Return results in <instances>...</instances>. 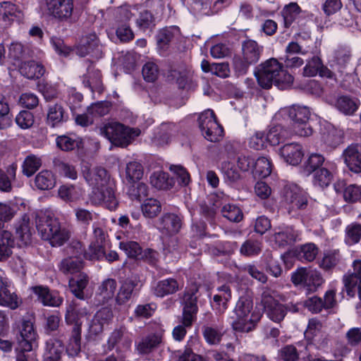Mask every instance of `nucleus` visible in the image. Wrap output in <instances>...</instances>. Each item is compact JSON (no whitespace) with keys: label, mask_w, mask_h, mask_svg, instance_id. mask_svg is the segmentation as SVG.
Listing matches in <instances>:
<instances>
[{"label":"nucleus","mask_w":361,"mask_h":361,"mask_svg":"<svg viewBox=\"0 0 361 361\" xmlns=\"http://www.w3.org/2000/svg\"><path fill=\"white\" fill-rule=\"evenodd\" d=\"M83 176L92 188L90 194V201L94 205H104L108 209L115 210L118 204L114 191L110 187H107L110 176L108 171L103 167L97 166L87 171H83Z\"/></svg>","instance_id":"obj_1"},{"label":"nucleus","mask_w":361,"mask_h":361,"mask_svg":"<svg viewBox=\"0 0 361 361\" xmlns=\"http://www.w3.org/2000/svg\"><path fill=\"white\" fill-rule=\"evenodd\" d=\"M255 75L263 89H269L272 85L281 90L290 89L293 82L291 74L274 58L260 63L255 71Z\"/></svg>","instance_id":"obj_2"},{"label":"nucleus","mask_w":361,"mask_h":361,"mask_svg":"<svg viewBox=\"0 0 361 361\" xmlns=\"http://www.w3.org/2000/svg\"><path fill=\"white\" fill-rule=\"evenodd\" d=\"M35 224L42 238L48 240L53 247L63 245L71 237L70 231L61 226L59 220L49 212H37Z\"/></svg>","instance_id":"obj_3"},{"label":"nucleus","mask_w":361,"mask_h":361,"mask_svg":"<svg viewBox=\"0 0 361 361\" xmlns=\"http://www.w3.org/2000/svg\"><path fill=\"white\" fill-rule=\"evenodd\" d=\"M16 235L18 242L13 237L11 232L3 231L0 235V261H6L12 254V249L16 245L19 247L27 245L31 241L32 233L30 231V220L27 215H24L22 220L16 225Z\"/></svg>","instance_id":"obj_4"},{"label":"nucleus","mask_w":361,"mask_h":361,"mask_svg":"<svg viewBox=\"0 0 361 361\" xmlns=\"http://www.w3.org/2000/svg\"><path fill=\"white\" fill-rule=\"evenodd\" d=\"M99 131L113 145L122 147H127L140 133L139 129L131 128L120 123H109L100 128Z\"/></svg>","instance_id":"obj_5"},{"label":"nucleus","mask_w":361,"mask_h":361,"mask_svg":"<svg viewBox=\"0 0 361 361\" xmlns=\"http://www.w3.org/2000/svg\"><path fill=\"white\" fill-rule=\"evenodd\" d=\"M252 305V301L250 298L247 297L239 298L234 310L236 317L232 322L233 330L240 332H249L254 329L255 323L259 319V317L252 314L250 318H248Z\"/></svg>","instance_id":"obj_6"},{"label":"nucleus","mask_w":361,"mask_h":361,"mask_svg":"<svg viewBox=\"0 0 361 361\" xmlns=\"http://www.w3.org/2000/svg\"><path fill=\"white\" fill-rule=\"evenodd\" d=\"M295 22L298 26L302 28V32L297 33L296 41L295 42V54L305 55L310 51V47L307 45L310 41V33L308 24L311 23L312 16L307 11H302L298 4L295 3Z\"/></svg>","instance_id":"obj_7"},{"label":"nucleus","mask_w":361,"mask_h":361,"mask_svg":"<svg viewBox=\"0 0 361 361\" xmlns=\"http://www.w3.org/2000/svg\"><path fill=\"white\" fill-rule=\"evenodd\" d=\"M198 288L196 286L186 288L180 295V305L183 307L182 322L186 326H191L196 319L198 312L197 300L199 298Z\"/></svg>","instance_id":"obj_8"},{"label":"nucleus","mask_w":361,"mask_h":361,"mask_svg":"<svg viewBox=\"0 0 361 361\" xmlns=\"http://www.w3.org/2000/svg\"><path fill=\"white\" fill-rule=\"evenodd\" d=\"M199 127L204 137L210 142H216L223 135V128L218 123L211 109L202 112L198 118Z\"/></svg>","instance_id":"obj_9"},{"label":"nucleus","mask_w":361,"mask_h":361,"mask_svg":"<svg viewBox=\"0 0 361 361\" xmlns=\"http://www.w3.org/2000/svg\"><path fill=\"white\" fill-rule=\"evenodd\" d=\"M75 51L81 57L90 55L92 57L98 59L103 56L102 44L95 32L83 36L80 44L76 47Z\"/></svg>","instance_id":"obj_10"},{"label":"nucleus","mask_w":361,"mask_h":361,"mask_svg":"<svg viewBox=\"0 0 361 361\" xmlns=\"http://www.w3.org/2000/svg\"><path fill=\"white\" fill-rule=\"evenodd\" d=\"M17 343L16 350L20 351H31L37 346V334L31 319H23Z\"/></svg>","instance_id":"obj_11"},{"label":"nucleus","mask_w":361,"mask_h":361,"mask_svg":"<svg viewBox=\"0 0 361 361\" xmlns=\"http://www.w3.org/2000/svg\"><path fill=\"white\" fill-rule=\"evenodd\" d=\"M48 13L60 21L68 20L72 16V0H45Z\"/></svg>","instance_id":"obj_12"},{"label":"nucleus","mask_w":361,"mask_h":361,"mask_svg":"<svg viewBox=\"0 0 361 361\" xmlns=\"http://www.w3.org/2000/svg\"><path fill=\"white\" fill-rule=\"evenodd\" d=\"M140 282L137 276H132L123 280L115 298L116 304L121 306L130 302L137 295V287Z\"/></svg>","instance_id":"obj_13"},{"label":"nucleus","mask_w":361,"mask_h":361,"mask_svg":"<svg viewBox=\"0 0 361 361\" xmlns=\"http://www.w3.org/2000/svg\"><path fill=\"white\" fill-rule=\"evenodd\" d=\"M305 283L303 287L306 294L315 292L318 287H319L324 282L321 274L316 271H307L305 269H298L295 272V285L302 283Z\"/></svg>","instance_id":"obj_14"},{"label":"nucleus","mask_w":361,"mask_h":361,"mask_svg":"<svg viewBox=\"0 0 361 361\" xmlns=\"http://www.w3.org/2000/svg\"><path fill=\"white\" fill-rule=\"evenodd\" d=\"M353 271L343 276V283L348 295H354L356 289L361 299V260L357 259L353 264Z\"/></svg>","instance_id":"obj_15"},{"label":"nucleus","mask_w":361,"mask_h":361,"mask_svg":"<svg viewBox=\"0 0 361 361\" xmlns=\"http://www.w3.org/2000/svg\"><path fill=\"white\" fill-rule=\"evenodd\" d=\"M310 111L307 107L295 108V135L300 137L310 136L312 129L308 123Z\"/></svg>","instance_id":"obj_16"},{"label":"nucleus","mask_w":361,"mask_h":361,"mask_svg":"<svg viewBox=\"0 0 361 361\" xmlns=\"http://www.w3.org/2000/svg\"><path fill=\"white\" fill-rule=\"evenodd\" d=\"M90 314L88 305H82L80 302L72 301L66 307L65 319L68 324L73 326L78 325L81 328L80 319Z\"/></svg>","instance_id":"obj_17"},{"label":"nucleus","mask_w":361,"mask_h":361,"mask_svg":"<svg viewBox=\"0 0 361 361\" xmlns=\"http://www.w3.org/2000/svg\"><path fill=\"white\" fill-rule=\"evenodd\" d=\"M182 226V220L179 216L173 213L166 214L159 220L158 228L169 235L177 233Z\"/></svg>","instance_id":"obj_18"},{"label":"nucleus","mask_w":361,"mask_h":361,"mask_svg":"<svg viewBox=\"0 0 361 361\" xmlns=\"http://www.w3.org/2000/svg\"><path fill=\"white\" fill-rule=\"evenodd\" d=\"M21 302L18 295L8 289L6 279L0 276V305L9 307L11 310H16Z\"/></svg>","instance_id":"obj_19"},{"label":"nucleus","mask_w":361,"mask_h":361,"mask_svg":"<svg viewBox=\"0 0 361 361\" xmlns=\"http://www.w3.org/2000/svg\"><path fill=\"white\" fill-rule=\"evenodd\" d=\"M63 352V341L57 338H51L45 343L44 361H60Z\"/></svg>","instance_id":"obj_20"},{"label":"nucleus","mask_w":361,"mask_h":361,"mask_svg":"<svg viewBox=\"0 0 361 361\" xmlns=\"http://www.w3.org/2000/svg\"><path fill=\"white\" fill-rule=\"evenodd\" d=\"M350 60V50L347 47H338L329 61L331 68L343 73Z\"/></svg>","instance_id":"obj_21"},{"label":"nucleus","mask_w":361,"mask_h":361,"mask_svg":"<svg viewBox=\"0 0 361 361\" xmlns=\"http://www.w3.org/2000/svg\"><path fill=\"white\" fill-rule=\"evenodd\" d=\"M82 82L92 92L101 93L103 90L101 72L92 63L87 67V73L83 75Z\"/></svg>","instance_id":"obj_22"},{"label":"nucleus","mask_w":361,"mask_h":361,"mask_svg":"<svg viewBox=\"0 0 361 361\" xmlns=\"http://www.w3.org/2000/svg\"><path fill=\"white\" fill-rule=\"evenodd\" d=\"M344 161L354 173H361V152L357 145H350L343 152Z\"/></svg>","instance_id":"obj_23"},{"label":"nucleus","mask_w":361,"mask_h":361,"mask_svg":"<svg viewBox=\"0 0 361 361\" xmlns=\"http://www.w3.org/2000/svg\"><path fill=\"white\" fill-rule=\"evenodd\" d=\"M21 17L22 13L15 4L8 1L0 4V20L5 26L10 25L16 20H19Z\"/></svg>","instance_id":"obj_24"},{"label":"nucleus","mask_w":361,"mask_h":361,"mask_svg":"<svg viewBox=\"0 0 361 361\" xmlns=\"http://www.w3.org/2000/svg\"><path fill=\"white\" fill-rule=\"evenodd\" d=\"M19 71L27 79H38L45 73L44 67L39 63L33 61H23L19 66Z\"/></svg>","instance_id":"obj_25"},{"label":"nucleus","mask_w":361,"mask_h":361,"mask_svg":"<svg viewBox=\"0 0 361 361\" xmlns=\"http://www.w3.org/2000/svg\"><path fill=\"white\" fill-rule=\"evenodd\" d=\"M89 283V277L84 272H80L78 275L69 280L71 292L80 300H85L86 296L84 290Z\"/></svg>","instance_id":"obj_26"},{"label":"nucleus","mask_w":361,"mask_h":361,"mask_svg":"<svg viewBox=\"0 0 361 361\" xmlns=\"http://www.w3.org/2000/svg\"><path fill=\"white\" fill-rule=\"evenodd\" d=\"M263 47L252 39H247L242 44L243 57L252 64L256 63L261 56Z\"/></svg>","instance_id":"obj_27"},{"label":"nucleus","mask_w":361,"mask_h":361,"mask_svg":"<svg viewBox=\"0 0 361 361\" xmlns=\"http://www.w3.org/2000/svg\"><path fill=\"white\" fill-rule=\"evenodd\" d=\"M324 157L320 154L314 153L310 154L300 166L299 173L305 177L309 176L313 172L314 173L321 169L320 167L324 163Z\"/></svg>","instance_id":"obj_28"},{"label":"nucleus","mask_w":361,"mask_h":361,"mask_svg":"<svg viewBox=\"0 0 361 361\" xmlns=\"http://www.w3.org/2000/svg\"><path fill=\"white\" fill-rule=\"evenodd\" d=\"M111 308L105 307L99 310L94 314L91 324V329L94 334L102 332L103 326L108 324L113 319Z\"/></svg>","instance_id":"obj_29"},{"label":"nucleus","mask_w":361,"mask_h":361,"mask_svg":"<svg viewBox=\"0 0 361 361\" xmlns=\"http://www.w3.org/2000/svg\"><path fill=\"white\" fill-rule=\"evenodd\" d=\"M180 288L179 283L173 278L159 281L154 288L156 296L163 298L176 293Z\"/></svg>","instance_id":"obj_30"},{"label":"nucleus","mask_w":361,"mask_h":361,"mask_svg":"<svg viewBox=\"0 0 361 361\" xmlns=\"http://www.w3.org/2000/svg\"><path fill=\"white\" fill-rule=\"evenodd\" d=\"M32 290L37 300L44 305L58 307L62 303V299L51 293L47 287L35 286Z\"/></svg>","instance_id":"obj_31"},{"label":"nucleus","mask_w":361,"mask_h":361,"mask_svg":"<svg viewBox=\"0 0 361 361\" xmlns=\"http://www.w3.org/2000/svg\"><path fill=\"white\" fill-rule=\"evenodd\" d=\"M68 118V114H66L61 105L56 104L49 107L47 123L51 128H54L66 122Z\"/></svg>","instance_id":"obj_32"},{"label":"nucleus","mask_w":361,"mask_h":361,"mask_svg":"<svg viewBox=\"0 0 361 361\" xmlns=\"http://www.w3.org/2000/svg\"><path fill=\"white\" fill-rule=\"evenodd\" d=\"M161 343V337L155 334H149L137 343L136 348L140 354H149L157 348Z\"/></svg>","instance_id":"obj_33"},{"label":"nucleus","mask_w":361,"mask_h":361,"mask_svg":"<svg viewBox=\"0 0 361 361\" xmlns=\"http://www.w3.org/2000/svg\"><path fill=\"white\" fill-rule=\"evenodd\" d=\"M318 252L319 249L315 244L306 243L295 248V257L302 262H312Z\"/></svg>","instance_id":"obj_34"},{"label":"nucleus","mask_w":361,"mask_h":361,"mask_svg":"<svg viewBox=\"0 0 361 361\" xmlns=\"http://www.w3.org/2000/svg\"><path fill=\"white\" fill-rule=\"evenodd\" d=\"M83 261L80 257L73 256L63 259L59 265V269L65 274H73L81 272Z\"/></svg>","instance_id":"obj_35"},{"label":"nucleus","mask_w":361,"mask_h":361,"mask_svg":"<svg viewBox=\"0 0 361 361\" xmlns=\"http://www.w3.org/2000/svg\"><path fill=\"white\" fill-rule=\"evenodd\" d=\"M34 182L39 190H51L56 185V178L51 171L43 170L35 176Z\"/></svg>","instance_id":"obj_36"},{"label":"nucleus","mask_w":361,"mask_h":361,"mask_svg":"<svg viewBox=\"0 0 361 361\" xmlns=\"http://www.w3.org/2000/svg\"><path fill=\"white\" fill-rule=\"evenodd\" d=\"M262 251V242L261 240L249 238L240 246V254L245 257H252L259 255Z\"/></svg>","instance_id":"obj_37"},{"label":"nucleus","mask_w":361,"mask_h":361,"mask_svg":"<svg viewBox=\"0 0 361 361\" xmlns=\"http://www.w3.org/2000/svg\"><path fill=\"white\" fill-rule=\"evenodd\" d=\"M81 348V328L76 325L73 326L69 338L66 353L69 356L75 357L79 354Z\"/></svg>","instance_id":"obj_38"},{"label":"nucleus","mask_w":361,"mask_h":361,"mask_svg":"<svg viewBox=\"0 0 361 361\" xmlns=\"http://www.w3.org/2000/svg\"><path fill=\"white\" fill-rule=\"evenodd\" d=\"M126 329L121 326L119 329H115L110 335L107 341L108 350H112L114 347L121 341L126 348H129L131 344V340L126 336Z\"/></svg>","instance_id":"obj_39"},{"label":"nucleus","mask_w":361,"mask_h":361,"mask_svg":"<svg viewBox=\"0 0 361 361\" xmlns=\"http://www.w3.org/2000/svg\"><path fill=\"white\" fill-rule=\"evenodd\" d=\"M117 283L114 279H106L102 281L98 288V296L102 298V303H106L114 298Z\"/></svg>","instance_id":"obj_40"},{"label":"nucleus","mask_w":361,"mask_h":361,"mask_svg":"<svg viewBox=\"0 0 361 361\" xmlns=\"http://www.w3.org/2000/svg\"><path fill=\"white\" fill-rule=\"evenodd\" d=\"M150 183L159 190H169L173 187L174 182L173 178H169L167 173L157 171L151 175Z\"/></svg>","instance_id":"obj_41"},{"label":"nucleus","mask_w":361,"mask_h":361,"mask_svg":"<svg viewBox=\"0 0 361 361\" xmlns=\"http://www.w3.org/2000/svg\"><path fill=\"white\" fill-rule=\"evenodd\" d=\"M179 32L177 27H169L161 30L157 36L158 47L160 49L166 51L168 45Z\"/></svg>","instance_id":"obj_42"},{"label":"nucleus","mask_w":361,"mask_h":361,"mask_svg":"<svg viewBox=\"0 0 361 361\" xmlns=\"http://www.w3.org/2000/svg\"><path fill=\"white\" fill-rule=\"evenodd\" d=\"M358 106V100L348 96L339 97L336 103V108L347 115L353 114L357 109Z\"/></svg>","instance_id":"obj_43"},{"label":"nucleus","mask_w":361,"mask_h":361,"mask_svg":"<svg viewBox=\"0 0 361 361\" xmlns=\"http://www.w3.org/2000/svg\"><path fill=\"white\" fill-rule=\"evenodd\" d=\"M252 173L258 178H267L271 173V163L270 160L265 157H259L255 161Z\"/></svg>","instance_id":"obj_44"},{"label":"nucleus","mask_w":361,"mask_h":361,"mask_svg":"<svg viewBox=\"0 0 361 361\" xmlns=\"http://www.w3.org/2000/svg\"><path fill=\"white\" fill-rule=\"evenodd\" d=\"M333 178V168L328 169L326 167H322L314 172L313 183L316 185L324 188L329 185Z\"/></svg>","instance_id":"obj_45"},{"label":"nucleus","mask_w":361,"mask_h":361,"mask_svg":"<svg viewBox=\"0 0 361 361\" xmlns=\"http://www.w3.org/2000/svg\"><path fill=\"white\" fill-rule=\"evenodd\" d=\"M41 159L35 155L27 156L23 163V173L27 177L32 176L41 167Z\"/></svg>","instance_id":"obj_46"},{"label":"nucleus","mask_w":361,"mask_h":361,"mask_svg":"<svg viewBox=\"0 0 361 361\" xmlns=\"http://www.w3.org/2000/svg\"><path fill=\"white\" fill-rule=\"evenodd\" d=\"M218 293L214 295V302L216 304V309L219 311H224L226 309V302L231 298V291L228 286L224 285L218 289Z\"/></svg>","instance_id":"obj_47"},{"label":"nucleus","mask_w":361,"mask_h":361,"mask_svg":"<svg viewBox=\"0 0 361 361\" xmlns=\"http://www.w3.org/2000/svg\"><path fill=\"white\" fill-rule=\"evenodd\" d=\"M161 211L160 202L154 198L147 199L142 205V212L145 217L152 219L157 216Z\"/></svg>","instance_id":"obj_48"},{"label":"nucleus","mask_w":361,"mask_h":361,"mask_svg":"<svg viewBox=\"0 0 361 361\" xmlns=\"http://www.w3.org/2000/svg\"><path fill=\"white\" fill-rule=\"evenodd\" d=\"M156 18L154 14L148 10L140 12L139 17L136 20L137 27L142 30H152L156 25Z\"/></svg>","instance_id":"obj_49"},{"label":"nucleus","mask_w":361,"mask_h":361,"mask_svg":"<svg viewBox=\"0 0 361 361\" xmlns=\"http://www.w3.org/2000/svg\"><path fill=\"white\" fill-rule=\"evenodd\" d=\"M54 169L61 175L75 180L77 178V171L73 166L63 162L60 159H54L53 161Z\"/></svg>","instance_id":"obj_50"},{"label":"nucleus","mask_w":361,"mask_h":361,"mask_svg":"<svg viewBox=\"0 0 361 361\" xmlns=\"http://www.w3.org/2000/svg\"><path fill=\"white\" fill-rule=\"evenodd\" d=\"M12 124L11 115L9 114V106L5 97L0 94V130L6 129Z\"/></svg>","instance_id":"obj_51"},{"label":"nucleus","mask_w":361,"mask_h":361,"mask_svg":"<svg viewBox=\"0 0 361 361\" xmlns=\"http://www.w3.org/2000/svg\"><path fill=\"white\" fill-rule=\"evenodd\" d=\"M57 147L63 151L68 152L75 148H79L82 144L81 141L72 138L68 135H59L56 139Z\"/></svg>","instance_id":"obj_52"},{"label":"nucleus","mask_w":361,"mask_h":361,"mask_svg":"<svg viewBox=\"0 0 361 361\" xmlns=\"http://www.w3.org/2000/svg\"><path fill=\"white\" fill-rule=\"evenodd\" d=\"M58 195L63 201L71 202L78 200L80 194L73 185H63L58 190Z\"/></svg>","instance_id":"obj_53"},{"label":"nucleus","mask_w":361,"mask_h":361,"mask_svg":"<svg viewBox=\"0 0 361 361\" xmlns=\"http://www.w3.org/2000/svg\"><path fill=\"white\" fill-rule=\"evenodd\" d=\"M345 243L353 245L358 243L361 238V224L352 223L345 228Z\"/></svg>","instance_id":"obj_54"},{"label":"nucleus","mask_w":361,"mask_h":361,"mask_svg":"<svg viewBox=\"0 0 361 361\" xmlns=\"http://www.w3.org/2000/svg\"><path fill=\"white\" fill-rule=\"evenodd\" d=\"M343 133L341 130L331 128L326 133L323 134L324 142L332 147H336L342 142Z\"/></svg>","instance_id":"obj_55"},{"label":"nucleus","mask_w":361,"mask_h":361,"mask_svg":"<svg viewBox=\"0 0 361 361\" xmlns=\"http://www.w3.org/2000/svg\"><path fill=\"white\" fill-rule=\"evenodd\" d=\"M341 256L338 250L326 251L320 262V267L324 269L334 267L340 261Z\"/></svg>","instance_id":"obj_56"},{"label":"nucleus","mask_w":361,"mask_h":361,"mask_svg":"<svg viewBox=\"0 0 361 361\" xmlns=\"http://www.w3.org/2000/svg\"><path fill=\"white\" fill-rule=\"evenodd\" d=\"M126 173L129 182H135L142 177V166L138 162H130L126 166Z\"/></svg>","instance_id":"obj_57"},{"label":"nucleus","mask_w":361,"mask_h":361,"mask_svg":"<svg viewBox=\"0 0 361 361\" xmlns=\"http://www.w3.org/2000/svg\"><path fill=\"white\" fill-rule=\"evenodd\" d=\"M223 216L232 222H239L243 214L239 207L233 204L224 205L221 209Z\"/></svg>","instance_id":"obj_58"},{"label":"nucleus","mask_w":361,"mask_h":361,"mask_svg":"<svg viewBox=\"0 0 361 361\" xmlns=\"http://www.w3.org/2000/svg\"><path fill=\"white\" fill-rule=\"evenodd\" d=\"M171 75L176 80L179 88L183 89L187 84L192 80V73L187 69L172 70Z\"/></svg>","instance_id":"obj_59"},{"label":"nucleus","mask_w":361,"mask_h":361,"mask_svg":"<svg viewBox=\"0 0 361 361\" xmlns=\"http://www.w3.org/2000/svg\"><path fill=\"white\" fill-rule=\"evenodd\" d=\"M105 245L91 243L88 250L85 254V257L90 260H101L105 256Z\"/></svg>","instance_id":"obj_60"},{"label":"nucleus","mask_w":361,"mask_h":361,"mask_svg":"<svg viewBox=\"0 0 361 361\" xmlns=\"http://www.w3.org/2000/svg\"><path fill=\"white\" fill-rule=\"evenodd\" d=\"M240 269L247 273L252 278L262 283L267 282V276L263 271H260L254 264H245Z\"/></svg>","instance_id":"obj_61"},{"label":"nucleus","mask_w":361,"mask_h":361,"mask_svg":"<svg viewBox=\"0 0 361 361\" xmlns=\"http://www.w3.org/2000/svg\"><path fill=\"white\" fill-rule=\"evenodd\" d=\"M266 271L273 276L277 278L281 276L282 269L277 261L274 260L272 255L268 254L264 257V262Z\"/></svg>","instance_id":"obj_62"},{"label":"nucleus","mask_w":361,"mask_h":361,"mask_svg":"<svg viewBox=\"0 0 361 361\" xmlns=\"http://www.w3.org/2000/svg\"><path fill=\"white\" fill-rule=\"evenodd\" d=\"M221 170L225 178L231 183H235L240 178V175L235 166L228 161H224L221 164Z\"/></svg>","instance_id":"obj_63"},{"label":"nucleus","mask_w":361,"mask_h":361,"mask_svg":"<svg viewBox=\"0 0 361 361\" xmlns=\"http://www.w3.org/2000/svg\"><path fill=\"white\" fill-rule=\"evenodd\" d=\"M343 198L348 202L360 201L361 188L354 184L347 186L343 191Z\"/></svg>","instance_id":"obj_64"}]
</instances>
